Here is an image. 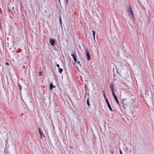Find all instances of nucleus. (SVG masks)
I'll list each match as a JSON object with an SVG mask.
<instances>
[{"label": "nucleus", "mask_w": 154, "mask_h": 154, "mask_svg": "<svg viewBox=\"0 0 154 154\" xmlns=\"http://www.w3.org/2000/svg\"><path fill=\"white\" fill-rule=\"evenodd\" d=\"M71 55L73 57V58L74 59V61L75 62V63H74L73 61H72V62H73V65L76 67L77 68V64H76V62L77 61V60L76 57V53H73V54H71Z\"/></svg>", "instance_id": "f257e3e1"}, {"label": "nucleus", "mask_w": 154, "mask_h": 154, "mask_svg": "<svg viewBox=\"0 0 154 154\" xmlns=\"http://www.w3.org/2000/svg\"><path fill=\"white\" fill-rule=\"evenodd\" d=\"M92 32L93 33V35L94 38V39H95V31L93 30Z\"/></svg>", "instance_id": "9d476101"}, {"label": "nucleus", "mask_w": 154, "mask_h": 154, "mask_svg": "<svg viewBox=\"0 0 154 154\" xmlns=\"http://www.w3.org/2000/svg\"><path fill=\"white\" fill-rule=\"evenodd\" d=\"M19 87H20V91H21L22 88H21V86L20 85H19Z\"/></svg>", "instance_id": "5701e85b"}, {"label": "nucleus", "mask_w": 154, "mask_h": 154, "mask_svg": "<svg viewBox=\"0 0 154 154\" xmlns=\"http://www.w3.org/2000/svg\"><path fill=\"white\" fill-rule=\"evenodd\" d=\"M59 72L61 74L62 73V72L63 71V69L62 68H60L59 69Z\"/></svg>", "instance_id": "1a4fd4ad"}, {"label": "nucleus", "mask_w": 154, "mask_h": 154, "mask_svg": "<svg viewBox=\"0 0 154 154\" xmlns=\"http://www.w3.org/2000/svg\"><path fill=\"white\" fill-rule=\"evenodd\" d=\"M114 97V99H115L116 101L117 100H118V98H117V97L116 96V97L115 96Z\"/></svg>", "instance_id": "dca6fc26"}, {"label": "nucleus", "mask_w": 154, "mask_h": 154, "mask_svg": "<svg viewBox=\"0 0 154 154\" xmlns=\"http://www.w3.org/2000/svg\"><path fill=\"white\" fill-rule=\"evenodd\" d=\"M128 11L129 12V13H130V14L132 15V16H134V15L133 14V11L131 8V6L130 5H129V8H128Z\"/></svg>", "instance_id": "20e7f679"}, {"label": "nucleus", "mask_w": 154, "mask_h": 154, "mask_svg": "<svg viewBox=\"0 0 154 154\" xmlns=\"http://www.w3.org/2000/svg\"><path fill=\"white\" fill-rule=\"evenodd\" d=\"M78 63H79V64H80V62H79V61H78Z\"/></svg>", "instance_id": "bb28decb"}, {"label": "nucleus", "mask_w": 154, "mask_h": 154, "mask_svg": "<svg viewBox=\"0 0 154 154\" xmlns=\"http://www.w3.org/2000/svg\"><path fill=\"white\" fill-rule=\"evenodd\" d=\"M104 97L105 99V100L106 101V100L108 99L106 97V95L105 96H104Z\"/></svg>", "instance_id": "aec40b11"}, {"label": "nucleus", "mask_w": 154, "mask_h": 154, "mask_svg": "<svg viewBox=\"0 0 154 154\" xmlns=\"http://www.w3.org/2000/svg\"><path fill=\"white\" fill-rule=\"evenodd\" d=\"M55 88V86H54L53 84L51 83L50 85V90H51L53 88Z\"/></svg>", "instance_id": "6e6552de"}, {"label": "nucleus", "mask_w": 154, "mask_h": 154, "mask_svg": "<svg viewBox=\"0 0 154 154\" xmlns=\"http://www.w3.org/2000/svg\"><path fill=\"white\" fill-rule=\"evenodd\" d=\"M127 99H124L123 100V102L124 103V104H126V103H125V101Z\"/></svg>", "instance_id": "2eb2a0df"}, {"label": "nucleus", "mask_w": 154, "mask_h": 154, "mask_svg": "<svg viewBox=\"0 0 154 154\" xmlns=\"http://www.w3.org/2000/svg\"><path fill=\"white\" fill-rule=\"evenodd\" d=\"M87 104L89 106L90 105V103H89V99L88 98L87 100Z\"/></svg>", "instance_id": "ddd939ff"}, {"label": "nucleus", "mask_w": 154, "mask_h": 154, "mask_svg": "<svg viewBox=\"0 0 154 154\" xmlns=\"http://www.w3.org/2000/svg\"><path fill=\"white\" fill-rule=\"evenodd\" d=\"M116 103L119 105L120 106V104H119V102L118 101V100H117L116 101Z\"/></svg>", "instance_id": "a211bd4d"}, {"label": "nucleus", "mask_w": 154, "mask_h": 154, "mask_svg": "<svg viewBox=\"0 0 154 154\" xmlns=\"http://www.w3.org/2000/svg\"><path fill=\"white\" fill-rule=\"evenodd\" d=\"M106 102L107 104V105H108V107H109V109L112 111H113V110L112 108L111 107V106L109 103V102L108 101V99L106 100Z\"/></svg>", "instance_id": "39448f33"}, {"label": "nucleus", "mask_w": 154, "mask_h": 154, "mask_svg": "<svg viewBox=\"0 0 154 154\" xmlns=\"http://www.w3.org/2000/svg\"><path fill=\"white\" fill-rule=\"evenodd\" d=\"M112 91V95L113 96V97H115V96H116V95H115V93H114V90H112V91Z\"/></svg>", "instance_id": "9b49d317"}, {"label": "nucleus", "mask_w": 154, "mask_h": 154, "mask_svg": "<svg viewBox=\"0 0 154 154\" xmlns=\"http://www.w3.org/2000/svg\"><path fill=\"white\" fill-rule=\"evenodd\" d=\"M59 19L60 20V23L62 25V20L61 17H60Z\"/></svg>", "instance_id": "4468645a"}, {"label": "nucleus", "mask_w": 154, "mask_h": 154, "mask_svg": "<svg viewBox=\"0 0 154 154\" xmlns=\"http://www.w3.org/2000/svg\"><path fill=\"white\" fill-rule=\"evenodd\" d=\"M112 91V95L113 96V97H115V96H116V95H115V93H114V90H112V91Z\"/></svg>", "instance_id": "f8f14e48"}, {"label": "nucleus", "mask_w": 154, "mask_h": 154, "mask_svg": "<svg viewBox=\"0 0 154 154\" xmlns=\"http://www.w3.org/2000/svg\"><path fill=\"white\" fill-rule=\"evenodd\" d=\"M38 130L40 135V137L41 139H42V137L44 136V134L42 132V131L39 128H38Z\"/></svg>", "instance_id": "423d86ee"}, {"label": "nucleus", "mask_w": 154, "mask_h": 154, "mask_svg": "<svg viewBox=\"0 0 154 154\" xmlns=\"http://www.w3.org/2000/svg\"><path fill=\"white\" fill-rule=\"evenodd\" d=\"M120 154H123L121 150L120 151Z\"/></svg>", "instance_id": "393cba45"}, {"label": "nucleus", "mask_w": 154, "mask_h": 154, "mask_svg": "<svg viewBox=\"0 0 154 154\" xmlns=\"http://www.w3.org/2000/svg\"><path fill=\"white\" fill-rule=\"evenodd\" d=\"M56 40L54 39H52L51 38L50 39L49 42L51 45L53 46H54V43Z\"/></svg>", "instance_id": "f03ea898"}, {"label": "nucleus", "mask_w": 154, "mask_h": 154, "mask_svg": "<svg viewBox=\"0 0 154 154\" xmlns=\"http://www.w3.org/2000/svg\"><path fill=\"white\" fill-rule=\"evenodd\" d=\"M38 75L39 76H41L42 75V73L41 72H39Z\"/></svg>", "instance_id": "6ab92c4d"}, {"label": "nucleus", "mask_w": 154, "mask_h": 154, "mask_svg": "<svg viewBox=\"0 0 154 154\" xmlns=\"http://www.w3.org/2000/svg\"><path fill=\"white\" fill-rule=\"evenodd\" d=\"M103 96H105V95H106V94H105V91H103Z\"/></svg>", "instance_id": "4be33fe9"}, {"label": "nucleus", "mask_w": 154, "mask_h": 154, "mask_svg": "<svg viewBox=\"0 0 154 154\" xmlns=\"http://www.w3.org/2000/svg\"><path fill=\"white\" fill-rule=\"evenodd\" d=\"M68 0H66V4H67L68 3Z\"/></svg>", "instance_id": "a878e982"}, {"label": "nucleus", "mask_w": 154, "mask_h": 154, "mask_svg": "<svg viewBox=\"0 0 154 154\" xmlns=\"http://www.w3.org/2000/svg\"><path fill=\"white\" fill-rule=\"evenodd\" d=\"M56 66H57V67H58V69H60V65L59 64H57L56 65Z\"/></svg>", "instance_id": "f3484780"}, {"label": "nucleus", "mask_w": 154, "mask_h": 154, "mask_svg": "<svg viewBox=\"0 0 154 154\" xmlns=\"http://www.w3.org/2000/svg\"><path fill=\"white\" fill-rule=\"evenodd\" d=\"M104 97L105 99V100L106 101V100L108 99L106 97V95L105 96H104Z\"/></svg>", "instance_id": "412c9836"}, {"label": "nucleus", "mask_w": 154, "mask_h": 154, "mask_svg": "<svg viewBox=\"0 0 154 154\" xmlns=\"http://www.w3.org/2000/svg\"><path fill=\"white\" fill-rule=\"evenodd\" d=\"M110 88L111 91L114 90V87L113 84L111 83L110 85Z\"/></svg>", "instance_id": "0eeeda50"}, {"label": "nucleus", "mask_w": 154, "mask_h": 154, "mask_svg": "<svg viewBox=\"0 0 154 154\" xmlns=\"http://www.w3.org/2000/svg\"><path fill=\"white\" fill-rule=\"evenodd\" d=\"M5 64L6 65H9V64L8 62H6Z\"/></svg>", "instance_id": "b1692460"}, {"label": "nucleus", "mask_w": 154, "mask_h": 154, "mask_svg": "<svg viewBox=\"0 0 154 154\" xmlns=\"http://www.w3.org/2000/svg\"><path fill=\"white\" fill-rule=\"evenodd\" d=\"M86 55L87 57V60L88 61H89L91 60V57L90 53L87 50L86 51Z\"/></svg>", "instance_id": "7ed1b4c3"}]
</instances>
